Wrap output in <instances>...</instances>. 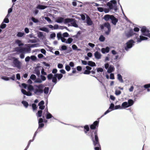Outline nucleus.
Returning <instances> with one entry per match:
<instances>
[{
    "mask_svg": "<svg viewBox=\"0 0 150 150\" xmlns=\"http://www.w3.org/2000/svg\"><path fill=\"white\" fill-rule=\"evenodd\" d=\"M13 63L16 66L19 68V61L17 59H15L13 60Z\"/></svg>",
    "mask_w": 150,
    "mask_h": 150,
    "instance_id": "31",
    "label": "nucleus"
},
{
    "mask_svg": "<svg viewBox=\"0 0 150 150\" xmlns=\"http://www.w3.org/2000/svg\"><path fill=\"white\" fill-rule=\"evenodd\" d=\"M65 69L67 71H68L70 70L71 67L68 65L66 64Z\"/></svg>",
    "mask_w": 150,
    "mask_h": 150,
    "instance_id": "55",
    "label": "nucleus"
},
{
    "mask_svg": "<svg viewBox=\"0 0 150 150\" xmlns=\"http://www.w3.org/2000/svg\"><path fill=\"white\" fill-rule=\"evenodd\" d=\"M30 106H31L33 111L36 110L37 108V106L36 105L35 103H33L31 105H30Z\"/></svg>",
    "mask_w": 150,
    "mask_h": 150,
    "instance_id": "37",
    "label": "nucleus"
},
{
    "mask_svg": "<svg viewBox=\"0 0 150 150\" xmlns=\"http://www.w3.org/2000/svg\"><path fill=\"white\" fill-rule=\"evenodd\" d=\"M135 34L136 33H134L133 30L132 29H130L127 33H125L126 36L127 38H129L133 35H135Z\"/></svg>",
    "mask_w": 150,
    "mask_h": 150,
    "instance_id": "11",
    "label": "nucleus"
},
{
    "mask_svg": "<svg viewBox=\"0 0 150 150\" xmlns=\"http://www.w3.org/2000/svg\"><path fill=\"white\" fill-rule=\"evenodd\" d=\"M35 86L37 88H35L33 92L36 95L39 96L43 93V90L40 88H42L43 86L42 84H40L39 86L35 85Z\"/></svg>",
    "mask_w": 150,
    "mask_h": 150,
    "instance_id": "5",
    "label": "nucleus"
},
{
    "mask_svg": "<svg viewBox=\"0 0 150 150\" xmlns=\"http://www.w3.org/2000/svg\"><path fill=\"white\" fill-rule=\"evenodd\" d=\"M35 83H40L42 82L41 78L40 79L39 78H36L35 80Z\"/></svg>",
    "mask_w": 150,
    "mask_h": 150,
    "instance_id": "51",
    "label": "nucleus"
},
{
    "mask_svg": "<svg viewBox=\"0 0 150 150\" xmlns=\"http://www.w3.org/2000/svg\"><path fill=\"white\" fill-rule=\"evenodd\" d=\"M44 19L48 21L49 23H52V21L50 18L48 17H45Z\"/></svg>",
    "mask_w": 150,
    "mask_h": 150,
    "instance_id": "48",
    "label": "nucleus"
},
{
    "mask_svg": "<svg viewBox=\"0 0 150 150\" xmlns=\"http://www.w3.org/2000/svg\"><path fill=\"white\" fill-rule=\"evenodd\" d=\"M94 55L95 58L98 59H100L101 58V54L98 52L97 51L94 53Z\"/></svg>",
    "mask_w": 150,
    "mask_h": 150,
    "instance_id": "17",
    "label": "nucleus"
},
{
    "mask_svg": "<svg viewBox=\"0 0 150 150\" xmlns=\"http://www.w3.org/2000/svg\"><path fill=\"white\" fill-rule=\"evenodd\" d=\"M110 50V48L107 46L105 48H102L101 49V51L103 54H105L109 52Z\"/></svg>",
    "mask_w": 150,
    "mask_h": 150,
    "instance_id": "14",
    "label": "nucleus"
},
{
    "mask_svg": "<svg viewBox=\"0 0 150 150\" xmlns=\"http://www.w3.org/2000/svg\"><path fill=\"white\" fill-rule=\"evenodd\" d=\"M38 129L39 130V129H41L43 128L44 126V124L43 123L38 122Z\"/></svg>",
    "mask_w": 150,
    "mask_h": 150,
    "instance_id": "42",
    "label": "nucleus"
},
{
    "mask_svg": "<svg viewBox=\"0 0 150 150\" xmlns=\"http://www.w3.org/2000/svg\"><path fill=\"white\" fill-rule=\"evenodd\" d=\"M53 77V75L52 73L49 74L47 76V79L49 80L52 79Z\"/></svg>",
    "mask_w": 150,
    "mask_h": 150,
    "instance_id": "40",
    "label": "nucleus"
},
{
    "mask_svg": "<svg viewBox=\"0 0 150 150\" xmlns=\"http://www.w3.org/2000/svg\"><path fill=\"white\" fill-rule=\"evenodd\" d=\"M41 73L42 75H47V73L45 71V69L43 68H42L41 70Z\"/></svg>",
    "mask_w": 150,
    "mask_h": 150,
    "instance_id": "61",
    "label": "nucleus"
},
{
    "mask_svg": "<svg viewBox=\"0 0 150 150\" xmlns=\"http://www.w3.org/2000/svg\"><path fill=\"white\" fill-rule=\"evenodd\" d=\"M83 128L85 130H86V131H90L89 127L88 125H86L83 126Z\"/></svg>",
    "mask_w": 150,
    "mask_h": 150,
    "instance_id": "52",
    "label": "nucleus"
},
{
    "mask_svg": "<svg viewBox=\"0 0 150 150\" xmlns=\"http://www.w3.org/2000/svg\"><path fill=\"white\" fill-rule=\"evenodd\" d=\"M73 41V39L71 38H69L67 40V44H70Z\"/></svg>",
    "mask_w": 150,
    "mask_h": 150,
    "instance_id": "44",
    "label": "nucleus"
},
{
    "mask_svg": "<svg viewBox=\"0 0 150 150\" xmlns=\"http://www.w3.org/2000/svg\"><path fill=\"white\" fill-rule=\"evenodd\" d=\"M12 7L14 8V10H16V11H18V7H17V6L16 5H15L14 3L13 4Z\"/></svg>",
    "mask_w": 150,
    "mask_h": 150,
    "instance_id": "63",
    "label": "nucleus"
},
{
    "mask_svg": "<svg viewBox=\"0 0 150 150\" xmlns=\"http://www.w3.org/2000/svg\"><path fill=\"white\" fill-rule=\"evenodd\" d=\"M30 20H31L33 22L35 23H37L39 22L38 19L33 17H31L30 18Z\"/></svg>",
    "mask_w": 150,
    "mask_h": 150,
    "instance_id": "26",
    "label": "nucleus"
},
{
    "mask_svg": "<svg viewBox=\"0 0 150 150\" xmlns=\"http://www.w3.org/2000/svg\"><path fill=\"white\" fill-rule=\"evenodd\" d=\"M55 37L56 34L54 33H52L50 35V38L51 39H54Z\"/></svg>",
    "mask_w": 150,
    "mask_h": 150,
    "instance_id": "58",
    "label": "nucleus"
},
{
    "mask_svg": "<svg viewBox=\"0 0 150 150\" xmlns=\"http://www.w3.org/2000/svg\"><path fill=\"white\" fill-rule=\"evenodd\" d=\"M45 116L47 119H49L52 118V115L49 112L46 113L45 114Z\"/></svg>",
    "mask_w": 150,
    "mask_h": 150,
    "instance_id": "27",
    "label": "nucleus"
},
{
    "mask_svg": "<svg viewBox=\"0 0 150 150\" xmlns=\"http://www.w3.org/2000/svg\"><path fill=\"white\" fill-rule=\"evenodd\" d=\"M63 75L61 73H58L57 74V79H58V81L60 80L63 77Z\"/></svg>",
    "mask_w": 150,
    "mask_h": 150,
    "instance_id": "49",
    "label": "nucleus"
},
{
    "mask_svg": "<svg viewBox=\"0 0 150 150\" xmlns=\"http://www.w3.org/2000/svg\"><path fill=\"white\" fill-rule=\"evenodd\" d=\"M140 92H138L137 93V94H134V100H136V99L137 97H139V94H140Z\"/></svg>",
    "mask_w": 150,
    "mask_h": 150,
    "instance_id": "59",
    "label": "nucleus"
},
{
    "mask_svg": "<svg viewBox=\"0 0 150 150\" xmlns=\"http://www.w3.org/2000/svg\"><path fill=\"white\" fill-rule=\"evenodd\" d=\"M49 90V88L48 87H45L43 90V92H44V93L45 94H48Z\"/></svg>",
    "mask_w": 150,
    "mask_h": 150,
    "instance_id": "36",
    "label": "nucleus"
},
{
    "mask_svg": "<svg viewBox=\"0 0 150 150\" xmlns=\"http://www.w3.org/2000/svg\"><path fill=\"white\" fill-rule=\"evenodd\" d=\"M30 78L33 81H34V82H35V80L36 79V77L35 74H32L30 76Z\"/></svg>",
    "mask_w": 150,
    "mask_h": 150,
    "instance_id": "38",
    "label": "nucleus"
},
{
    "mask_svg": "<svg viewBox=\"0 0 150 150\" xmlns=\"http://www.w3.org/2000/svg\"><path fill=\"white\" fill-rule=\"evenodd\" d=\"M104 67L105 69H107V72L108 73H111L114 71L115 68L112 65H109V63H107L104 64Z\"/></svg>",
    "mask_w": 150,
    "mask_h": 150,
    "instance_id": "6",
    "label": "nucleus"
},
{
    "mask_svg": "<svg viewBox=\"0 0 150 150\" xmlns=\"http://www.w3.org/2000/svg\"><path fill=\"white\" fill-rule=\"evenodd\" d=\"M40 67V66H37L35 67L33 72L34 74H35L38 77H40V71L39 69Z\"/></svg>",
    "mask_w": 150,
    "mask_h": 150,
    "instance_id": "12",
    "label": "nucleus"
},
{
    "mask_svg": "<svg viewBox=\"0 0 150 150\" xmlns=\"http://www.w3.org/2000/svg\"><path fill=\"white\" fill-rule=\"evenodd\" d=\"M121 93V92L120 90H116L115 92V94L116 96H118Z\"/></svg>",
    "mask_w": 150,
    "mask_h": 150,
    "instance_id": "53",
    "label": "nucleus"
},
{
    "mask_svg": "<svg viewBox=\"0 0 150 150\" xmlns=\"http://www.w3.org/2000/svg\"><path fill=\"white\" fill-rule=\"evenodd\" d=\"M67 47L65 45H62L59 47V49L60 51H64L66 50L67 49Z\"/></svg>",
    "mask_w": 150,
    "mask_h": 150,
    "instance_id": "24",
    "label": "nucleus"
},
{
    "mask_svg": "<svg viewBox=\"0 0 150 150\" xmlns=\"http://www.w3.org/2000/svg\"><path fill=\"white\" fill-rule=\"evenodd\" d=\"M30 59V57L28 56L26 57L25 59V61L26 63H28Z\"/></svg>",
    "mask_w": 150,
    "mask_h": 150,
    "instance_id": "62",
    "label": "nucleus"
},
{
    "mask_svg": "<svg viewBox=\"0 0 150 150\" xmlns=\"http://www.w3.org/2000/svg\"><path fill=\"white\" fill-rule=\"evenodd\" d=\"M88 131H86V130H84V132L85 134H86L87 135L90 137L93 144L95 146V150H99L100 148V145L99 141V139L98 135V130H96L93 133V131L90 130L88 133Z\"/></svg>",
    "mask_w": 150,
    "mask_h": 150,
    "instance_id": "1",
    "label": "nucleus"
},
{
    "mask_svg": "<svg viewBox=\"0 0 150 150\" xmlns=\"http://www.w3.org/2000/svg\"><path fill=\"white\" fill-rule=\"evenodd\" d=\"M117 78L118 79L121 83L123 82V80L122 78V76L120 74H118L117 75Z\"/></svg>",
    "mask_w": 150,
    "mask_h": 150,
    "instance_id": "32",
    "label": "nucleus"
},
{
    "mask_svg": "<svg viewBox=\"0 0 150 150\" xmlns=\"http://www.w3.org/2000/svg\"><path fill=\"white\" fill-rule=\"evenodd\" d=\"M57 37L58 40H61L62 38V34L61 32H58L57 35Z\"/></svg>",
    "mask_w": 150,
    "mask_h": 150,
    "instance_id": "33",
    "label": "nucleus"
},
{
    "mask_svg": "<svg viewBox=\"0 0 150 150\" xmlns=\"http://www.w3.org/2000/svg\"><path fill=\"white\" fill-rule=\"evenodd\" d=\"M104 27L108 29V30L105 32V33L107 35H109L111 30V27L110 23L108 22H105L100 25V28L101 30L104 29Z\"/></svg>",
    "mask_w": 150,
    "mask_h": 150,
    "instance_id": "3",
    "label": "nucleus"
},
{
    "mask_svg": "<svg viewBox=\"0 0 150 150\" xmlns=\"http://www.w3.org/2000/svg\"><path fill=\"white\" fill-rule=\"evenodd\" d=\"M135 42L132 39L128 40L126 43L125 47V50L128 51L129 49L132 48L134 45Z\"/></svg>",
    "mask_w": 150,
    "mask_h": 150,
    "instance_id": "4",
    "label": "nucleus"
},
{
    "mask_svg": "<svg viewBox=\"0 0 150 150\" xmlns=\"http://www.w3.org/2000/svg\"><path fill=\"white\" fill-rule=\"evenodd\" d=\"M117 5V1L115 0H111L107 3V5L108 7L109 10L113 9L115 12L118 10Z\"/></svg>",
    "mask_w": 150,
    "mask_h": 150,
    "instance_id": "2",
    "label": "nucleus"
},
{
    "mask_svg": "<svg viewBox=\"0 0 150 150\" xmlns=\"http://www.w3.org/2000/svg\"><path fill=\"white\" fill-rule=\"evenodd\" d=\"M42 110H38L36 113V116L37 117H42Z\"/></svg>",
    "mask_w": 150,
    "mask_h": 150,
    "instance_id": "28",
    "label": "nucleus"
},
{
    "mask_svg": "<svg viewBox=\"0 0 150 150\" xmlns=\"http://www.w3.org/2000/svg\"><path fill=\"white\" fill-rule=\"evenodd\" d=\"M86 15V22L87 24V25L88 26H91L93 24V23L90 17L88 16V15L86 14H85Z\"/></svg>",
    "mask_w": 150,
    "mask_h": 150,
    "instance_id": "10",
    "label": "nucleus"
},
{
    "mask_svg": "<svg viewBox=\"0 0 150 150\" xmlns=\"http://www.w3.org/2000/svg\"><path fill=\"white\" fill-rule=\"evenodd\" d=\"M34 140L33 139L31 140H30L28 143V144L24 150H27L29 147L31 142L33 141Z\"/></svg>",
    "mask_w": 150,
    "mask_h": 150,
    "instance_id": "45",
    "label": "nucleus"
},
{
    "mask_svg": "<svg viewBox=\"0 0 150 150\" xmlns=\"http://www.w3.org/2000/svg\"><path fill=\"white\" fill-rule=\"evenodd\" d=\"M52 82L54 83V84H56L57 82V78L53 77L52 79Z\"/></svg>",
    "mask_w": 150,
    "mask_h": 150,
    "instance_id": "64",
    "label": "nucleus"
},
{
    "mask_svg": "<svg viewBox=\"0 0 150 150\" xmlns=\"http://www.w3.org/2000/svg\"><path fill=\"white\" fill-rule=\"evenodd\" d=\"M121 105L122 108H127L129 107V103L126 101L123 102L122 103Z\"/></svg>",
    "mask_w": 150,
    "mask_h": 150,
    "instance_id": "23",
    "label": "nucleus"
},
{
    "mask_svg": "<svg viewBox=\"0 0 150 150\" xmlns=\"http://www.w3.org/2000/svg\"><path fill=\"white\" fill-rule=\"evenodd\" d=\"M64 18L62 17H58L55 21L58 23H61L64 22Z\"/></svg>",
    "mask_w": 150,
    "mask_h": 150,
    "instance_id": "21",
    "label": "nucleus"
},
{
    "mask_svg": "<svg viewBox=\"0 0 150 150\" xmlns=\"http://www.w3.org/2000/svg\"><path fill=\"white\" fill-rule=\"evenodd\" d=\"M63 38H67L69 37V33L66 32H64L62 34Z\"/></svg>",
    "mask_w": 150,
    "mask_h": 150,
    "instance_id": "43",
    "label": "nucleus"
},
{
    "mask_svg": "<svg viewBox=\"0 0 150 150\" xmlns=\"http://www.w3.org/2000/svg\"><path fill=\"white\" fill-rule=\"evenodd\" d=\"M111 23L114 25H115L118 21V19L116 18L113 15H112L111 18Z\"/></svg>",
    "mask_w": 150,
    "mask_h": 150,
    "instance_id": "13",
    "label": "nucleus"
},
{
    "mask_svg": "<svg viewBox=\"0 0 150 150\" xmlns=\"http://www.w3.org/2000/svg\"><path fill=\"white\" fill-rule=\"evenodd\" d=\"M112 15H110L109 14H106L103 17V18L106 21H108L109 20H110L111 16Z\"/></svg>",
    "mask_w": 150,
    "mask_h": 150,
    "instance_id": "18",
    "label": "nucleus"
},
{
    "mask_svg": "<svg viewBox=\"0 0 150 150\" xmlns=\"http://www.w3.org/2000/svg\"><path fill=\"white\" fill-rule=\"evenodd\" d=\"M110 111L115 110V105L114 103H111L108 109Z\"/></svg>",
    "mask_w": 150,
    "mask_h": 150,
    "instance_id": "30",
    "label": "nucleus"
},
{
    "mask_svg": "<svg viewBox=\"0 0 150 150\" xmlns=\"http://www.w3.org/2000/svg\"><path fill=\"white\" fill-rule=\"evenodd\" d=\"M27 89L28 91H33L35 88L33 86L31 85H28Z\"/></svg>",
    "mask_w": 150,
    "mask_h": 150,
    "instance_id": "29",
    "label": "nucleus"
},
{
    "mask_svg": "<svg viewBox=\"0 0 150 150\" xmlns=\"http://www.w3.org/2000/svg\"><path fill=\"white\" fill-rule=\"evenodd\" d=\"M40 78L42 82V81H44L46 80V77L45 76H44V75H40Z\"/></svg>",
    "mask_w": 150,
    "mask_h": 150,
    "instance_id": "50",
    "label": "nucleus"
},
{
    "mask_svg": "<svg viewBox=\"0 0 150 150\" xmlns=\"http://www.w3.org/2000/svg\"><path fill=\"white\" fill-rule=\"evenodd\" d=\"M40 131V130H39L38 129H37V130L35 131V132L33 136V139L34 140L35 139V138L36 135Z\"/></svg>",
    "mask_w": 150,
    "mask_h": 150,
    "instance_id": "56",
    "label": "nucleus"
},
{
    "mask_svg": "<svg viewBox=\"0 0 150 150\" xmlns=\"http://www.w3.org/2000/svg\"><path fill=\"white\" fill-rule=\"evenodd\" d=\"M39 30H40L43 31L47 33H48L49 32V29L45 27H40L39 29Z\"/></svg>",
    "mask_w": 150,
    "mask_h": 150,
    "instance_id": "20",
    "label": "nucleus"
},
{
    "mask_svg": "<svg viewBox=\"0 0 150 150\" xmlns=\"http://www.w3.org/2000/svg\"><path fill=\"white\" fill-rule=\"evenodd\" d=\"M100 119V118H98L97 120L94 121L93 123L90 126V128L91 130H93L95 129H97L99 125V120Z\"/></svg>",
    "mask_w": 150,
    "mask_h": 150,
    "instance_id": "8",
    "label": "nucleus"
},
{
    "mask_svg": "<svg viewBox=\"0 0 150 150\" xmlns=\"http://www.w3.org/2000/svg\"><path fill=\"white\" fill-rule=\"evenodd\" d=\"M96 69L97 71L98 72H102L103 71V69L101 67H98V68H97Z\"/></svg>",
    "mask_w": 150,
    "mask_h": 150,
    "instance_id": "60",
    "label": "nucleus"
},
{
    "mask_svg": "<svg viewBox=\"0 0 150 150\" xmlns=\"http://www.w3.org/2000/svg\"><path fill=\"white\" fill-rule=\"evenodd\" d=\"M142 35L148 37L150 38V33L149 30L145 26H143L140 30Z\"/></svg>",
    "mask_w": 150,
    "mask_h": 150,
    "instance_id": "7",
    "label": "nucleus"
},
{
    "mask_svg": "<svg viewBox=\"0 0 150 150\" xmlns=\"http://www.w3.org/2000/svg\"><path fill=\"white\" fill-rule=\"evenodd\" d=\"M31 47H30V46L29 47L26 49H25L24 52H25L30 53L31 50Z\"/></svg>",
    "mask_w": 150,
    "mask_h": 150,
    "instance_id": "54",
    "label": "nucleus"
},
{
    "mask_svg": "<svg viewBox=\"0 0 150 150\" xmlns=\"http://www.w3.org/2000/svg\"><path fill=\"white\" fill-rule=\"evenodd\" d=\"M77 21L74 18V19L71 20V22L70 24H71V26L74 27L75 28H78V25L76 23Z\"/></svg>",
    "mask_w": 150,
    "mask_h": 150,
    "instance_id": "16",
    "label": "nucleus"
},
{
    "mask_svg": "<svg viewBox=\"0 0 150 150\" xmlns=\"http://www.w3.org/2000/svg\"><path fill=\"white\" fill-rule=\"evenodd\" d=\"M88 65L90 67H93L96 66L95 63L91 61H88Z\"/></svg>",
    "mask_w": 150,
    "mask_h": 150,
    "instance_id": "25",
    "label": "nucleus"
},
{
    "mask_svg": "<svg viewBox=\"0 0 150 150\" xmlns=\"http://www.w3.org/2000/svg\"><path fill=\"white\" fill-rule=\"evenodd\" d=\"M72 48L73 50L80 51L81 50L78 49L77 46L75 44H73L72 46Z\"/></svg>",
    "mask_w": 150,
    "mask_h": 150,
    "instance_id": "34",
    "label": "nucleus"
},
{
    "mask_svg": "<svg viewBox=\"0 0 150 150\" xmlns=\"http://www.w3.org/2000/svg\"><path fill=\"white\" fill-rule=\"evenodd\" d=\"M143 87L145 89L149 88H150V83L144 85L143 86Z\"/></svg>",
    "mask_w": 150,
    "mask_h": 150,
    "instance_id": "57",
    "label": "nucleus"
},
{
    "mask_svg": "<svg viewBox=\"0 0 150 150\" xmlns=\"http://www.w3.org/2000/svg\"><path fill=\"white\" fill-rule=\"evenodd\" d=\"M74 19L73 18H67L65 19H64V22L65 24L68 23H71V20Z\"/></svg>",
    "mask_w": 150,
    "mask_h": 150,
    "instance_id": "22",
    "label": "nucleus"
},
{
    "mask_svg": "<svg viewBox=\"0 0 150 150\" xmlns=\"http://www.w3.org/2000/svg\"><path fill=\"white\" fill-rule=\"evenodd\" d=\"M136 39L137 40V42H140L144 40H146L148 39V38L146 37H145L144 36L142 35H141L139 36V38H138V35L136 34L135 35Z\"/></svg>",
    "mask_w": 150,
    "mask_h": 150,
    "instance_id": "9",
    "label": "nucleus"
},
{
    "mask_svg": "<svg viewBox=\"0 0 150 150\" xmlns=\"http://www.w3.org/2000/svg\"><path fill=\"white\" fill-rule=\"evenodd\" d=\"M105 37L102 35H100L99 38V41L101 42H104L105 41Z\"/></svg>",
    "mask_w": 150,
    "mask_h": 150,
    "instance_id": "41",
    "label": "nucleus"
},
{
    "mask_svg": "<svg viewBox=\"0 0 150 150\" xmlns=\"http://www.w3.org/2000/svg\"><path fill=\"white\" fill-rule=\"evenodd\" d=\"M47 6L45 5L39 4L37 5L36 8L40 10H44L47 8Z\"/></svg>",
    "mask_w": 150,
    "mask_h": 150,
    "instance_id": "19",
    "label": "nucleus"
},
{
    "mask_svg": "<svg viewBox=\"0 0 150 150\" xmlns=\"http://www.w3.org/2000/svg\"><path fill=\"white\" fill-rule=\"evenodd\" d=\"M22 103L23 104V106L25 107V108H28V106L29 105V104L26 101L23 100L22 101Z\"/></svg>",
    "mask_w": 150,
    "mask_h": 150,
    "instance_id": "35",
    "label": "nucleus"
},
{
    "mask_svg": "<svg viewBox=\"0 0 150 150\" xmlns=\"http://www.w3.org/2000/svg\"><path fill=\"white\" fill-rule=\"evenodd\" d=\"M30 45V47L33 48L35 47H36L39 46V44L37 43L34 44H29Z\"/></svg>",
    "mask_w": 150,
    "mask_h": 150,
    "instance_id": "46",
    "label": "nucleus"
},
{
    "mask_svg": "<svg viewBox=\"0 0 150 150\" xmlns=\"http://www.w3.org/2000/svg\"><path fill=\"white\" fill-rule=\"evenodd\" d=\"M30 59L32 61H35L37 60V57L35 55H31L30 57Z\"/></svg>",
    "mask_w": 150,
    "mask_h": 150,
    "instance_id": "47",
    "label": "nucleus"
},
{
    "mask_svg": "<svg viewBox=\"0 0 150 150\" xmlns=\"http://www.w3.org/2000/svg\"><path fill=\"white\" fill-rule=\"evenodd\" d=\"M128 103H129V107L132 105L134 103V102L132 99H129L128 100Z\"/></svg>",
    "mask_w": 150,
    "mask_h": 150,
    "instance_id": "39",
    "label": "nucleus"
},
{
    "mask_svg": "<svg viewBox=\"0 0 150 150\" xmlns=\"http://www.w3.org/2000/svg\"><path fill=\"white\" fill-rule=\"evenodd\" d=\"M37 34L38 37L40 39L43 40L45 38V35H44L43 32L39 31Z\"/></svg>",
    "mask_w": 150,
    "mask_h": 150,
    "instance_id": "15",
    "label": "nucleus"
}]
</instances>
